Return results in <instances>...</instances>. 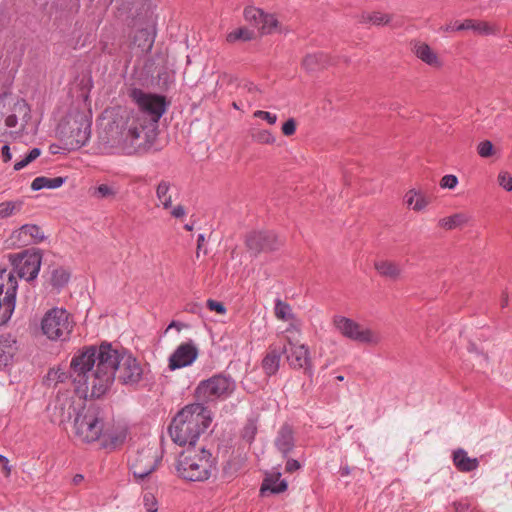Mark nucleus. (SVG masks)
Here are the masks:
<instances>
[{
  "instance_id": "25",
  "label": "nucleus",
  "mask_w": 512,
  "mask_h": 512,
  "mask_svg": "<svg viewBox=\"0 0 512 512\" xmlns=\"http://www.w3.org/2000/svg\"><path fill=\"white\" fill-rule=\"evenodd\" d=\"M377 273L385 278L396 281L401 277L402 267L400 264L390 260H377L374 263Z\"/></svg>"
},
{
  "instance_id": "56",
  "label": "nucleus",
  "mask_w": 512,
  "mask_h": 512,
  "mask_svg": "<svg viewBox=\"0 0 512 512\" xmlns=\"http://www.w3.org/2000/svg\"><path fill=\"white\" fill-rule=\"evenodd\" d=\"M82 479H83V476L78 474V475H76V476L74 477V482L77 484V483H79L80 481H82Z\"/></svg>"
},
{
  "instance_id": "44",
  "label": "nucleus",
  "mask_w": 512,
  "mask_h": 512,
  "mask_svg": "<svg viewBox=\"0 0 512 512\" xmlns=\"http://www.w3.org/2000/svg\"><path fill=\"white\" fill-rule=\"evenodd\" d=\"M96 194L100 198H113L117 194V190L107 184H101L96 188Z\"/></svg>"
},
{
  "instance_id": "17",
  "label": "nucleus",
  "mask_w": 512,
  "mask_h": 512,
  "mask_svg": "<svg viewBox=\"0 0 512 512\" xmlns=\"http://www.w3.org/2000/svg\"><path fill=\"white\" fill-rule=\"evenodd\" d=\"M280 245V241L275 233L271 231H255L248 234L246 246L253 254L271 251Z\"/></svg>"
},
{
  "instance_id": "35",
  "label": "nucleus",
  "mask_w": 512,
  "mask_h": 512,
  "mask_svg": "<svg viewBox=\"0 0 512 512\" xmlns=\"http://www.w3.org/2000/svg\"><path fill=\"white\" fill-rule=\"evenodd\" d=\"M363 24L371 23L376 26H385L392 23V16L381 12L363 13L360 17Z\"/></svg>"
},
{
  "instance_id": "57",
  "label": "nucleus",
  "mask_w": 512,
  "mask_h": 512,
  "mask_svg": "<svg viewBox=\"0 0 512 512\" xmlns=\"http://www.w3.org/2000/svg\"><path fill=\"white\" fill-rule=\"evenodd\" d=\"M204 240V236L203 235H199L198 236V248L200 247V243L203 242Z\"/></svg>"
},
{
  "instance_id": "31",
  "label": "nucleus",
  "mask_w": 512,
  "mask_h": 512,
  "mask_svg": "<svg viewBox=\"0 0 512 512\" xmlns=\"http://www.w3.org/2000/svg\"><path fill=\"white\" fill-rule=\"evenodd\" d=\"M471 220V216L465 212H458L439 220L438 225L446 230L462 228Z\"/></svg>"
},
{
  "instance_id": "60",
  "label": "nucleus",
  "mask_w": 512,
  "mask_h": 512,
  "mask_svg": "<svg viewBox=\"0 0 512 512\" xmlns=\"http://www.w3.org/2000/svg\"><path fill=\"white\" fill-rule=\"evenodd\" d=\"M336 380H338V381H343V380H344V376L339 375V376H337V377H336Z\"/></svg>"
},
{
  "instance_id": "62",
  "label": "nucleus",
  "mask_w": 512,
  "mask_h": 512,
  "mask_svg": "<svg viewBox=\"0 0 512 512\" xmlns=\"http://www.w3.org/2000/svg\"><path fill=\"white\" fill-rule=\"evenodd\" d=\"M185 228H186L187 230H191V227H190V226H188V225H186V226H185Z\"/></svg>"
},
{
  "instance_id": "36",
  "label": "nucleus",
  "mask_w": 512,
  "mask_h": 512,
  "mask_svg": "<svg viewBox=\"0 0 512 512\" xmlns=\"http://www.w3.org/2000/svg\"><path fill=\"white\" fill-rule=\"evenodd\" d=\"M64 179L62 177L55 178H47V177H37L31 183V189L33 191H38L43 188L56 189L63 185Z\"/></svg>"
},
{
  "instance_id": "54",
  "label": "nucleus",
  "mask_w": 512,
  "mask_h": 512,
  "mask_svg": "<svg viewBox=\"0 0 512 512\" xmlns=\"http://www.w3.org/2000/svg\"><path fill=\"white\" fill-rule=\"evenodd\" d=\"M2 464H3V471H4L5 475L9 476L10 472H11V468L9 467L8 462H2Z\"/></svg>"
},
{
  "instance_id": "15",
  "label": "nucleus",
  "mask_w": 512,
  "mask_h": 512,
  "mask_svg": "<svg viewBox=\"0 0 512 512\" xmlns=\"http://www.w3.org/2000/svg\"><path fill=\"white\" fill-rule=\"evenodd\" d=\"M274 315L278 320L288 323V326L280 332L283 340L292 342L296 336H300V321L294 315L289 304L277 299L274 306Z\"/></svg>"
},
{
  "instance_id": "33",
  "label": "nucleus",
  "mask_w": 512,
  "mask_h": 512,
  "mask_svg": "<svg viewBox=\"0 0 512 512\" xmlns=\"http://www.w3.org/2000/svg\"><path fill=\"white\" fill-rule=\"evenodd\" d=\"M287 489V484L284 480H281L280 473H273L268 475L261 486L260 492L265 494L266 491L272 493H280Z\"/></svg>"
},
{
  "instance_id": "9",
  "label": "nucleus",
  "mask_w": 512,
  "mask_h": 512,
  "mask_svg": "<svg viewBox=\"0 0 512 512\" xmlns=\"http://www.w3.org/2000/svg\"><path fill=\"white\" fill-rule=\"evenodd\" d=\"M74 328L72 316L63 308L48 310L41 321L43 334L52 341H66Z\"/></svg>"
},
{
  "instance_id": "27",
  "label": "nucleus",
  "mask_w": 512,
  "mask_h": 512,
  "mask_svg": "<svg viewBox=\"0 0 512 512\" xmlns=\"http://www.w3.org/2000/svg\"><path fill=\"white\" fill-rule=\"evenodd\" d=\"M453 463L460 472H471L478 468L477 458H470L467 452L459 448L453 452Z\"/></svg>"
},
{
  "instance_id": "59",
  "label": "nucleus",
  "mask_w": 512,
  "mask_h": 512,
  "mask_svg": "<svg viewBox=\"0 0 512 512\" xmlns=\"http://www.w3.org/2000/svg\"><path fill=\"white\" fill-rule=\"evenodd\" d=\"M0 462H8V459L5 456L0 455Z\"/></svg>"
},
{
  "instance_id": "48",
  "label": "nucleus",
  "mask_w": 512,
  "mask_h": 512,
  "mask_svg": "<svg viewBox=\"0 0 512 512\" xmlns=\"http://www.w3.org/2000/svg\"><path fill=\"white\" fill-rule=\"evenodd\" d=\"M206 305L210 311L216 312L219 315L226 314L227 310H226L225 305L222 302H219V301H216L213 299H208L206 302Z\"/></svg>"
},
{
  "instance_id": "22",
  "label": "nucleus",
  "mask_w": 512,
  "mask_h": 512,
  "mask_svg": "<svg viewBox=\"0 0 512 512\" xmlns=\"http://www.w3.org/2000/svg\"><path fill=\"white\" fill-rule=\"evenodd\" d=\"M411 49L416 57L425 64L434 68L442 66L438 54L427 43L415 40L411 43Z\"/></svg>"
},
{
  "instance_id": "40",
  "label": "nucleus",
  "mask_w": 512,
  "mask_h": 512,
  "mask_svg": "<svg viewBox=\"0 0 512 512\" xmlns=\"http://www.w3.org/2000/svg\"><path fill=\"white\" fill-rule=\"evenodd\" d=\"M253 141L259 144L272 145L276 142V137L266 129H254L251 132Z\"/></svg>"
},
{
  "instance_id": "49",
  "label": "nucleus",
  "mask_w": 512,
  "mask_h": 512,
  "mask_svg": "<svg viewBox=\"0 0 512 512\" xmlns=\"http://www.w3.org/2000/svg\"><path fill=\"white\" fill-rule=\"evenodd\" d=\"M296 121L293 118L288 119L283 125H282V133L285 136H292L296 132Z\"/></svg>"
},
{
  "instance_id": "20",
  "label": "nucleus",
  "mask_w": 512,
  "mask_h": 512,
  "mask_svg": "<svg viewBox=\"0 0 512 512\" xmlns=\"http://www.w3.org/2000/svg\"><path fill=\"white\" fill-rule=\"evenodd\" d=\"M10 239L14 245L27 246L37 244L45 239L43 230L35 224H25L11 233Z\"/></svg>"
},
{
  "instance_id": "52",
  "label": "nucleus",
  "mask_w": 512,
  "mask_h": 512,
  "mask_svg": "<svg viewBox=\"0 0 512 512\" xmlns=\"http://www.w3.org/2000/svg\"><path fill=\"white\" fill-rule=\"evenodd\" d=\"M299 467H300V465H299L298 461H296V460H288L286 463V470L288 472L296 471L297 469H299Z\"/></svg>"
},
{
  "instance_id": "32",
  "label": "nucleus",
  "mask_w": 512,
  "mask_h": 512,
  "mask_svg": "<svg viewBox=\"0 0 512 512\" xmlns=\"http://www.w3.org/2000/svg\"><path fill=\"white\" fill-rule=\"evenodd\" d=\"M256 32L254 29L247 26H240L226 35V42L229 44H235L236 42H249L256 39Z\"/></svg>"
},
{
  "instance_id": "34",
  "label": "nucleus",
  "mask_w": 512,
  "mask_h": 512,
  "mask_svg": "<svg viewBox=\"0 0 512 512\" xmlns=\"http://www.w3.org/2000/svg\"><path fill=\"white\" fill-rule=\"evenodd\" d=\"M275 445L284 455L293 447V431L289 426H283L275 439Z\"/></svg>"
},
{
  "instance_id": "23",
  "label": "nucleus",
  "mask_w": 512,
  "mask_h": 512,
  "mask_svg": "<svg viewBox=\"0 0 512 512\" xmlns=\"http://www.w3.org/2000/svg\"><path fill=\"white\" fill-rule=\"evenodd\" d=\"M103 432L100 441L104 447H115L126 438V430L122 426H115L105 422V431Z\"/></svg>"
},
{
  "instance_id": "18",
  "label": "nucleus",
  "mask_w": 512,
  "mask_h": 512,
  "mask_svg": "<svg viewBox=\"0 0 512 512\" xmlns=\"http://www.w3.org/2000/svg\"><path fill=\"white\" fill-rule=\"evenodd\" d=\"M300 336H296L292 342L284 340L281 344L282 354L286 355V359L292 368H305L309 364L308 350L304 344L300 343Z\"/></svg>"
},
{
  "instance_id": "24",
  "label": "nucleus",
  "mask_w": 512,
  "mask_h": 512,
  "mask_svg": "<svg viewBox=\"0 0 512 512\" xmlns=\"http://www.w3.org/2000/svg\"><path fill=\"white\" fill-rule=\"evenodd\" d=\"M281 355V344L273 343L269 346L268 352L262 361L263 370L267 375H274L278 371Z\"/></svg>"
},
{
  "instance_id": "53",
  "label": "nucleus",
  "mask_w": 512,
  "mask_h": 512,
  "mask_svg": "<svg viewBox=\"0 0 512 512\" xmlns=\"http://www.w3.org/2000/svg\"><path fill=\"white\" fill-rule=\"evenodd\" d=\"M176 329L177 331H181L183 328H187V325L184 324V323H181V322H177V321H172L169 326L167 327L166 331L170 330V329Z\"/></svg>"
},
{
  "instance_id": "14",
  "label": "nucleus",
  "mask_w": 512,
  "mask_h": 512,
  "mask_svg": "<svg viewBox=\"0 0 512 512\" xmlns=\"http://www.w3.org/2000/svg\"><path fill=\"white\" fill-rule=\"evenodd\" d=\"M8 257L14 271L20 278L30 281L37 277L41 266L39 252L26 250L21 253L10 254Z\"/></svg>"
},
{
  "instance_id": "10",
  "label": "nucleus",
  "mask_w": 512,
  "mask_h": 512,
  "mask_svg": "<svg viewBox=\"0 0 512 512\" xmlns=\"http://www.w3.org/2000/svg\"><path fill=\"white\" fill-rule=\"evenodd\" d=\"M244 20L253 27L256 36L260 37L275 33L288 34L290 29L284 26L275 13L266 12L253 5L246 6L243 10Z\"/></svg>"
},
{
  "instance_id": "38",
  "label": "nucleus",
  "mask_w": 512,
  "mask_h": 512,
  "mask_svg": "<svg viewBox=\"0 0 512 512\" xmlns=\"http://www.w3.org/2000/svg\"><path fill=\"white\" fill-rule=\"evenodd\" d=\"M70 279V272L62 267L56 268L51 274V284L56 288L64 287Z\"/></svg>"
},
{
  "instance_id": "58",
  "label": "nucleus",
  "mask_w": 512,
  "mask_h": 512,
  "mask_svg": "<svg viewBox=\"0 0 512 512\" xmlns=\"http://www.w3.org/2000/svg\"><path fill=\"white\" fill-rule=\"evenodd\" d=\"M57 374H58V371L51 370V371L49 372V376H50V377H52V376H53V377H55Z\"/></svg>"
},
{
  "instance_id": "41",
  "label": "nucleus",
  "mask_w": 512,
  "mask_h": 512,
  "mask_svg": "<svg viewBox=\"0 0 512 512\" xmlns=\"http://www.w3.org/2000/svg\"><path fill=\"white\" fill-rule=\"evenodd\" d=\"M41 155V150L38 148H33L28 155L23 158L22 160L16 162L14 164V170L19 171L26 167L28 164L33 162L35 159H37Z\"/></svg>"
},
{
  "instance_id": "46",
  "label": "nucleus",
  "mask_w": 512,
  "mask_h": 512,
  "mask_svg": "<svg viewBox=\"0 0 512 512\" xmlns=\"http://www.w3.org/2000/svg\"><path fill=\"white\" fill-rule=\"evenodd\" d=\"M439 185L442 189H454L458 185V178L453 174L445 175L441 178Z\"/></svg>"
},
{
  "instance_id": "61",
  "label": "nucleus",
  "mask_w": 512,
  "mask_h": 512,
  "mask_svg": "<svg viewBox=\"0 0 512 512\" xmlns=\"http://www.w3.org/2000/svg\"><path fill=\"white\" fill-rule=\"evenodd\" d=\"M348 473H349V471H348L347 469H345V470L343 471V473H342V474H343V475H346V474H348Z\"/></svg>"
},
{
  "instance_id": "30",
  "label": "nucleus",
  "mask_w": 512,
  "mask_h": 512,
  "mask_svg": "<svg viewBox=\"0 0 512 512\" xmlns=\"http://www.w3.org/2000/svg\"><path fill=\"white\" fill-rule=\"evenodd\" d=\"M157 207H162L165 210L172 208L173 188L172 185L165 180H162L156 187Z\"/></svg>"
},
{
  "instance_id": "28",
  "label": "nucleus",
  "mask_w": 512,
  "mask_h": 512,
  "mask_svg": "<svg viewBox=\"0 0 512 512\" xmlns=\"http://www.w3.org/2000/svg\"><path fill=\"white\" fill-rule=\"evenodd\" d=\"M404 202L407 207L420 212L430 204V199L422 191L410 189L404 196Z\"/></svg>"
},
{
  "instance_id": "6",
  "label": "nucleus",
  "mask_w": 512,
  "mask_h": 512,
  "mask_svg": "<svg viewBox=\"0 0 512 512\" xmlns=\"http://www.w3.org/2000/svg\"><path fill=\"white\" fill-rule=\"evenodd\" d=\"M103 431H105V420L98 407H83L81 411L77 412L73 424V433L79 441L92 443L100 440Z\"/></svg>"
},
{
  "instance_id": "51",
  "label": "nucleus",
  "mask_w": 512,
  "mask_h": 512,
  "mask_svg": "<svg viewBox=\"0 0 512 512\" xmlns=\"http://www.w3.org/2000/svg\"><path fill=\"white\" fill-rule=\"evenodd\" d=\"M2 158L4 162H9L12 159V155L8 145H4L2 147Z\"/></svg>"
},
{
  "instance_id": "2",
  "label": "nucleus",
  "mask_w": 512,
  "mask_h": 512,
  "mask_svg": "<svg viewBox=\"0 0 512 512\" xmlns=\"http://www.w3.org/2000/svg\"><path fill=\"white\" fill-rule=\"evenodd\" d=\"M100 140L103 149L110 153L132 155L138 151L139 140L146 126L140 112L127 108H117L105 112Z\"/></svg>"
},
{
  "instance_id": "4",
  "label": "nucleus",
  "mask_w": 512,
  "mask_h": 512,
  "mask_svg": "<svg viewBox=\"0 0 512 512\" xmlns=\"http://www.w3.org/2000/svg\"><path fill=\"white\" fill-rule=\"evenodd\" d=\"M214 466L215 459L208 450L194 447L181 452L175 463L177 475L187 481L208 480Z\"/></svg>"
},
{
  "instance_id": "42",
  "label": "nucleus",
  "mask_w": 512,
  "mask_h": 512,
  "mask_svg": "<svg viewBox=\"0 0 512 512\" xmlns=\"http://www.w3.org/2000/svg\"><path fill=\"white\" fill-rule=\"evenodd\" d=\"M477 153L482 158H489V157L493 156L495 153L493 143L489 140L481 141L477 145Z\"/></svg>"
},
{
  "instance_id": "43",
  "label": "nucleus",
  "mask_w": 512,
  "mask_h": 512,
  "mask_svg": "<svg viewBox=\"0 0 512 512\" xmlns=\"http://www.w3.org/2000/svg\"><path fill=\"white\" fill-rule=\"evenodd\" d=\"M143 506L146 512H157L158 502L155 495L151 492H145L143 495Z\"/></svg>"
},
{
  "instance_id": "1",
  "label": "nucleus",
  "mask_w": 512,
  "mask_h": 512,
  "mask_svg": "<svg viewBox=\"0 0 512 512\" xmlns=\"http://www.w3.org/2000/svg\"><path fill=\"white\" fill-rule=\"evenodd\" d=\"M141 363L131 353L120 352L110 344L87 346L77 351L70 362V376L81 398H100L112 387L115 379L123 385H135L143 377Z\"/></svg>"
},
{
  "instance_id": "5",
  "label": "nucleus",
  "mask_w": 512,
  "mask_h": 512,
  "mask_svg": "<svg viewBox=\"0 0 512 512\" xmlns=\"http://www.w3.org/2000/svg\"><path fill=\"white\" fill-rule=\"evenodd\" d=\"M90 120L79 111L69 113L58 125V134L67 149L76 150L90 137Z\"/></svg>"
},
{
  "instance_id": "39",
  "label": "nucleus",
  "mask_w": 512,
  "mask_h": 512,
  "mask_svg": "<svg viewBox=\"0 0 512 512\" xmlns=\"http://www.w3.org/2000/svg\"><path fill=\"white\" fill-rule=\"evenodd\" d=\"M136 43L142 49L150 50L154 43V37L147 29H140L134 37Z\"/></svg>"
},
{
  "instance_id": "55",
  "label": "nucleus",
  "mask_w": 512,
  "mask_h": 512,
  "mask_svg": "<svg viewBox=\"0 0 512 512\" xmlns=\"http://www.w3.org/2000/svg\"><path fill=\"white\" fill-rule=\"evenodd\" d=\"M508 305V295L504 294L501 300V306L506 307Z\"/></svg>"
},
{
  "instance_id": "29",
  "label": "nucleus",
  "mask_w": 512,
  "mask_h": 512,
  "mask_svg": "<svg viewBox=\"0 0 512 512\" xmlns=\"http://www.w3.org/2000/svg\"><path fill=\"white\" fill-rule=\"evenodd\" d=\"M30 109L24 100H18L13 106V114L5 119V125L9 128L15 127L18 123V116L22 118V126H25L29 119Z\"/></svg>"
},
{
  "instance_id": "12",
  "label": "nucleus",
  "mask_w": 512,
  "mask_h": 512,
  "mask_svg": "<svg viewBox=\"0 0 512 512\" xmlns=\"http://www.w3.org/2000/svg\"><path fill=\"white\" fill-rule=\"evenodd\" d=\"M129 96L138 106L140 112L146 114L154 123H157L166 112L167 102L162 95L146 93L134 88L130 91Z\"/></svg>"
},
{
  "instance_id": "3",
  "label": "nucleus",
  "mask_w": 512,
  "mask_h": 512,
  "mask_svg": "<svg viewBox=\"0 0 512 512\" xmlns=\"http://www.w3.org/2000/svg\"><path fill=\"white\" fill-rule=\"evenodd\" d=\"M212 421L211 412L201 403L186 405L169 426L171 439L178 445H194Z\"/></svg>"
},
{
  "instance_id": "26",
  "label": "nucleus",
  "mask_w": 512,
  "mask_h": 512,
  "mask_svg": "<svg viewBox=\"0 0 512 512\" xmlns=\"http://www.w3.org/2000/svg\"><path fill=\"white\" fill-rule=\"evenodd\" d=\"M18 348L16 341L10 335L0 337V366L10 364L16 355Z\"/></svg>"
},
{
  "instance_id": "13",
  "label": "nucleus",
  "mask_w": 512,
  "mask_h": 512,
  "mask_svg": "<svg viewBox=\"0 0 512 512\" xmlns=\"http://www.w3.org/2000/svg\"><path fill=\"white\" fill-rule=\"evenodd\" d=\"M160 461L159 449L148 445L130 456L129 465L135 478L144 479L157 468Z\"/></svg>"
},
{
  "instance_id": "21",
  "label": "nucleus",
  "mask_w": 512,
  "mask_h": 512,
  "mask_svg": "<svg viewBox=\"0 0 512 512\" xmlns=\"http://www.w3.org/2000/svg\"><path fill=\"white\" fill-rule=\"evenodd\" d=\"M51 409V420L59 424L68 422L77 411L75 401L68 394L58 395Z\"/></svg>"
},
{
  "instance_id": "50",
  "label": "nucleus",
  "mask_w": 512,
  "mask_h": 512,
  "mask_svg": "<svg viewBox=\"0 0 512 512\" xmlns=\"http://www.w3.org/2000/svg\"><path fill=\"white\" fill-rule=\"evenodd\" d=\"M170 210V214L172 217L176 219H182L186 216L187 212L184 206L177 205L175 207H172Z\"/></svg>"
},
{
  "instance_id": "7",
  "label": "nucleus",
  "mask_w": 512,
  "mask_h": 512,
  "mask_svg": "<svg viewBox=\"0 0 512 512\" xmlns=\"http://www.w3.org/2000/svg\"><path fill=\"white\" fill-rule=\"evenodd\" d=\"M332 324L343 337L355 343L370 347H377L383 341L380 331L362 325L351 318L342 315H334L332 318Z\"/></svg>"
},
{
  "instance_id": "45",
  "label": "nucleus",
  "mask_w": 512,
  "mask_h": 512,
  "mask_svg": "<svg viewBox=\"0 0 512 512\" xmlns=\"http://www.w3.org/2000/svg\"><path fill=\"white\" fill-rule=\"evenodd\" d=\"M498 184L506 191H512V176L507 171L498 174Z\"/></svg>"
},
{
  "instance_id": "11",
  "label": "nucleus",
  "mask_w": 512,
  "mask_h": 512,
  "mask_svg": "<svg viewBox=\"0 0 512 512\" xmlns=\"http://www.w3.org/2000/svg\"><path fill=\"white\" fill-rule=\"evenodd\" d=\"M17 287L13 272L0 269V326L6 324L14 312Z\"/></svg>"
},
{
  "instance_id": "47",
  "label": "nucleus",
  "mask_w": 512,
  "mask_h": 512,
  "mask_svg": "<svg viewBox=\"0 0 512 512\" xmlns=\"http://www.w3.org/2000/svg\"><path fill=\"white\" fill-rule=\"evenodd\" d=\"M253 117L265 120L268 124L274 125L277 121V115L268 111L256 110Z\"/></svg>"
},
{
  "instance_id": "16",
  "label": "nucleus",
  "mask_w": 512,
  "mask_h": 512,
  "mask_svg": "<svg viewBox=\"0 0 512 512\" xmlns=\"http://www.w3.org/2000/svg\"><path fill=\"white\" fill-rule=\"evenodd\" d=\"M198 354V348L192 341L181 343L168 359L169 370L175 371L191 366L198 358Z\"/></svg>"
},
{
  "instance_id": "19",
  "label": "nucleus",
  "mask_w": 512,
  "mask_h": 512,
  "mask_svg": "<svg viewBox=\"0 0 512 512\" xmlns=\"http://www.w3.org/2000/svg\"><path fill=\"white\" fill-rule=\"evenodd\" d=\"M444 32L472 30L476 35L487 36L499 33L500 28L496 24L487 21L466 19L461 23L455 22L441 27Z\"/></svg>"
},
{
  "instance_id": "8",
  "label": "nucleus",
  "mask_w": 512,
  "mask_h": 512,
  "mask_svg": "<svg viewBox=\"0 0 512 512\" xmlns=\"http://www.w3.org/2000/svg\"><path fill=\"white\" fill-rule=\"evenodd\" d=\"M236 388L235 381L226 375H214L199 382L194 391L197 403L224 400L231 396Z\"/></svg>"
},
{
  "instance_id": "37",
  "label": "nucleus",
  "mask_w": 512,
  "mask_h": 512,
  "mask_svg": "<svg viewBox=\"0 0 512 512\" xmlns=\"http://www.w3.org/2000/svg\"><path fill=\"white\" fill-rule=\"evenodd\" d=\"M23 200L16 199L0 203V220L12 217L18 214L23 208Z\"/></svg>"
}]
</instances>
